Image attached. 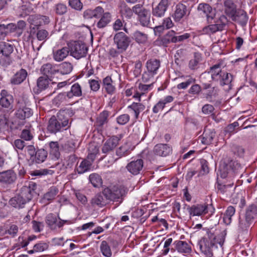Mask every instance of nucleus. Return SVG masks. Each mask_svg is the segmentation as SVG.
Returning a JSON list of instances; mask_svg holds the SVG:
<instances>
[{
  "mask_svg": "<svg viewBox=\"0 0 257 257\" xmlns=\"http://www.w3.org/2000/svg\"><path fill=\"white\" fill-rule=\"evenodd\" d=\"M68 110H60L56 116H52L49 120L47 131L52 134H56L69 127V117Z\"/></svg>",
  "mask_w": 257,
  "mask_h": 257,
  "instance_id": "f257e3e1",
  "label": "nucleus"
},
{
  "mask_svg": "<svg viewBox=\"0 0 257 257\" xmlns=\"http://www.w3.org/2000/svg\"><path fill=\"white\" fill-rule=\"evenodd\" d=\"M36 184L32 183L29 186H23L20 192L9 201V204L15 208H23L26 203L30 201L35 193Z\"/></svg>",
  "mask_w": 257,
  "mask_h": 257,
  "instance_id": "f03ea898",
  "label": "nucleus"
},
{
  "mask_svg": "<svg viewBox=\"0 0 257 257\" xmlns=\"http://www.w3.org/2000/svg\"><path fill=\"white\" fill-rule=\"evenodd\" d=\"M241 169V165L237 161L229 158H224L219 166L220 176L222 178H225L228 176L232 177L239 172Z\"/></svg>",
  "mask_w": 257,
  "mask_h": 257,
  "instance_id": "7ed1b4c3",
  "label": "nucleus"
},
{
  "mask_svg": "<svg viewBox=\"0 0 257 257\" xmlns=\"http://www.w3.org/2000/svg\"><path fill=\"white\" fill-rule=\"evenodd\" d=\"M128 191L127 188L124 186H113L104 188L103 193L107 200L118 202L120 203L122 202Z\"/></svg>",
  "mask_w": 257,
  "mask_h": 257,
  "instance_id": "20e7f679",
  "label": "nucleus"
},
{
  "mask_svg": "<svg viewBox=\"0 0 257 257\" xmlns=\"http://www.w3.org/2000/svg\"><path fill=\"white\" fill-rule=\"evenodd\" d=\"M224 238L222 241L216 240V236L211 233H208L207 236L204 237L200 242V249L206 257H211L213 255L214 248L217 247L216 243L220 245L223 244Z\"/></svg>",
  "mask_w": 257,
  "mask_h": 257,
  "instance_id": "39448f33",
  "label": "nucleus"
},
{
  "mask_svg": "<svg viewBox=\"0 0 257 257\" xmlns=\"http://www.w3.org/2000/svg\"><path fill=\"white\" fill-rule=\"evenodd\" d=\"M69 48L70 55L77 59L85 57L87 54V47L84 43L80 41L71 43L69 46Z\"/></svg>",
  "mask_w": 257,
  "mask_h": 257,
  "instance_id": "423d86ee",
  "label": "nucleus"
},
{
  "mask_svg": "<svg viewBox=\"0 0 257 257\" xmlns=\"http://www.w3.org/2000/svg\"><path fill=\"white\" fill-rule=\"evenodd\" d=\"M113 41L116 48L121 52H125L131 43L130 38L123 32H118L115 34Z\"/></svg>",
  "mask_w": 257,
  "mask_h": 257,
  "instance_id": "0eeeda50",
  "label": "nucleus"
},
{
  "mask_svg": "<svg viewBox=\"0 0 257 257\" xmlns=\"http://www.w3.org/2000/svg\"><path fill=\"white\" fill-rule=\"evenodd\" d=\"M146 65L148 73L145 72L143 75L142 79L144 82H147L149 81V74L152 77L157 74L161 66V62L157 59H150L147 61Z\"/></svg>",
  "mask_w": 257,
  "mask_h": 257,
  "instance_id": "6e6552de",
  "label": "nucleus"
},
{
  "mask_svg": "<svg viewBox=\"0 0 257 257\" xmlns=\"http://www.w3.org/2000/svg\"><path fill=\"white\" fill-rule=\"evenodd\" d=\"M197 11L200 15L206 18L208 23H211V21L215 18V10H213L212 7L208 4L201 3L199 4Z\"/></svg>",
  "mask_w": 257,
  "mask_h": 257,
  "instance_id": "1a4fd4ad",
  "label": "nucleus"
},
{
  "mask_svg": "<svg viewBox=\"0 0 257 257\" xmlns=\"http://www.w3.org/2000/svg\"><path fill=\"white\" fill-rule=\"evenodd\" d=\"M190 216H201L208 213V205L206 204H197L187 208Z\"/></svg>",
  "mask_w": 257,
  "mask_h": 257,
  "instance_id": "9d476101",
  "label": "nucleus"
},
{
  "mask_svg": "<svg viewBox=\"0 0 257 257\" xmlns=\"http://www.w3.org/2000/svg\"><path fill=\"white\" fill-rule=\"evenodd\" d=\"M170 3L171 0H161L157 6L153 8V16L156 18L164 17Z\"/></svg>",
  "mask_w": 257,
  "mask_h": 257,
  "instance_id": "9b49d317",
  "label": "nucleus"
},
{
  "mask_svg": "<svg viewBox=\"0 0 257 257\" xmlns=\"http://www.w3.org/2000/svg\"><path fill=\"white\" fill-rule=\"evenodd\" d=\"M176 33L170 31L165 35L158 38L155 41L156 45L167 47L171 43H176Z\"/></svg>",
  "mask_w": 257,
  "mask_h": 257,
  "instance_id": "f8f14e48",
  "label": "nucleus"
},
{
  "mask_svg": "<svg viewBox=\"0 0 257 257\" xmlns=\"http://www.w3.org/2000/svg\"><path fill=\"white\" fill-rule=\"evenodd\" d=\"M14 45L5 41L0 42V54L7 58V61L5 62V65H10L11 60L10 56L13 52Z\"/></svg>",
  "mask_w": 257,
  "mask_h": 257,
  "instance_id": "ddd939ff",
  "label": "nucleus"
},
{
  "mask_svg": "<svg viewBox=\"0 0 257 257\" xmlns=\"http://www.w3.org/2000/svg\"><path fill=\"white\" fill-rule=\"evenodd\" d=\"M17 175L12 170L0 172V182L5 185H11L17 180Z\"/></svg>",
  "mask_w": 257,
  "mask_h": 257,
  "instance_id": "4468645a",
  "label": "nucleus"
},
{
  "mask_svg": "<svg viewBox=\"0 0 257 257\" xmlns=\"http://www.w3.org/2000/svg\"><path fill=\"white\" fill-rule=\"evenodd\" d=\"M190 13V10L185 5L179 3L175 8L174 19L175 21L179 22L185 16H188Z\"/></svg>",
  "mask_w": 257,
  "mask_h": 257,
  "instance_id": "2eb2a0df",
  "label": "nucleus"
},
{
  "mask_svg": "<svg viewBox=\"0 0 257 257\" xmlns=\"http://www.w3.org/2000/svg\"><path fill=\"white\" fill-rule=\"evenodd\" d=\"M144 162L142 159L132 161L126 166L127 171L134 175L139 174L143 169Z\"/></svg>",
  "mask_w": 257,
  "mask_h": 257,
  "instance_id": "dca6fc26",
  "label": "nucleus"
},
{
  "mask_svg": "<svg viewBox=\"0 0 257 257\" xmlns=\"http://www.w3.org/2000/svg\"><path fill=\"white\" fill-rule=\"evenodd\" d=\"M33 114V110L26 106L20 105L15 113L16 117L21 119L24 120L30 117Z\"/></svg>",
  "mask_w": 257,
  "mask_h": 257,
  "instance_id": "f3484780",
  "label": "nucleus"
},
{
  "mask_svg": "<svg viewBox=\"0 0 257 257\" xmlns=\"http://www.w3.org/2000/svg\"><path fill=\"white\" fill-rule=\"evenodd\" d=\"M120 139L116 136H112L108 139L104 144L102 152L106 154L112 151L118 144Z\"/></svg>",
  "mask_w": 257,
  "mask_h": 257,
  "instance_id": "a211bd4d",
  "label": "nucleus"
},
{
  "mask_svg": "<svg viewBox=\"0 0 257 257\" xmlns=\"http://www.w3.org/2000/svg\"><path fill=\"white\" fill-rule=\"evenodd\" d=\"M153 151L156 155L166 157L171 153L172 148L167 144H160L155 146Z\"/></svg>",
  "mask_w": 257,
  "mask_h": 257,
  "instance_id": "6ab92c4d",
  "label": "nucleus"
},
{
  "mask_svg": "<svg viewBox=\"0 0 257 257\" xmlns=\"http://www.w3.org/2000/svg\"><path fill=\"white\" fill-rule=\"evenodd\" d=\"M41 73L47 77H51L57 72V66L51 63L43 64L41 68Z\"/></svg>",
  "mask_w": 257,
  "mask_h": 257,
  "instance_id": "aec40b11",
  "label": "nucleus"
},
{
  "mask_svg": "<svg viewBox=\"0 0 257 257\" xmlns=\"http://www.w3.org/2000/svg\"><path fill=\"white\" fill-rule=\"evenodd\" d=\"M90 203L93 207H102L106 205L107 199L103 195L102 191V193H98L93 196L90 200Z\"/></svg>",
  "mask_w": 257,
  "mask_h": 257,
  "instance_id": "412c9836",
  "label": "nucleus"
},
{
  "mask_svg": "<svg viewBox=\"0 0 257 257\" xmlns=\"http://www.w3.org/2000/svg\"><path fill=\"white\" fill-rule=\"evenodd\" d=\"M253 221L250 219L243 216L242 218H239L238 224V230L239 232L247 233Z\"/></svg>",
  "mask_w": 257,
  "mask_h": 257,
  "instance_id": "4be33fe9",
  "label": "nucleus"
},
{
  "mask_svg": "<svg viewBox=\"0 0 257 257\" xmlns=\"http://www.w3.org/2000/svg\"><path fill=\"white\" fill-rule=\"evenodd\" d=\"M173 245L175 248L181 253H189L192 251L191 245L186 241L176 240Z\"/></svg>",
  "mask_w": 257,
  "mask_h": 257,
  "instance_id": "5701e85b",
  "label": "nucleus"
},
{
  "mask_svg": "<svg viewBox=\"0 0 257 257\" xmlns=\"http://www.w3.org/2000/svg\"><path fill=\"white\" fill-rule=\"evenodd\" d=\"M13 103V97L11 95H6L0 99V105L7 111L14 110Z\"/></svg>",
  "mask_w": 257,
  "mask_h": 257,
  "instance_id": "b1692460",
  "label": "nucleus"
},
{
  "mask_svg": "<svg viewBox=\"0 0 257 257\" xmlns=\"http://www.w3.org/2000/svg\"><path fill=\"white\" fill-rule=\"evenodd\" d=\"M27 75V71L25 69H21L11 78V82L14 85L20 84L26 79Z\"/></svg>",
  "mask_w": 257,
  "mask_h": 257,
  "instance_id": "393cba45",
  "label": "nucleus"
},
{
  "mask_svg": "<svg viewBox=\"0 0 257 257\" xmlns=\"http://www.w3.org/2000/svg\"><path fill=\"white\" fill-rule=\"evenodd\" d=\"M222 63L221 62L218 63L210 68V72L211 75V78L213 80L218 81L219 80L220 76L223 73L224 71L221 70V66Z\"/></svg>",
  "mask_w": 257,
  "mask_h": 257,
  "instance_id": "a878e982",
  "label": "nucleus"
},
{
  "mask_svg": "<svg viewBox=\"0 0 257 257\" xmlns=\"http://www.w3.org/2000/svg\"><path fill=\"white\" fill-rule=\"evenodd\" d=\"M99 18L100 19L96 24V26L99 29H102L110 23L112 20V15L109 12H104Z\"/></svg>",
  "mask_w": 257,
  "mask_h": 257,
  "instance_id": "bb28decb",
  "label": "nucleus"
},
{
  "mask_svg": "<svg viewBox=\"0 0 257 257\" xmlns=\"http://www.w3.org/2000/svg\"><path fill=\"white\" fill-rule=\"evenodd\" d=\"M202 60V56L199 52H194L193 57L188 62V67L191 70L197 69L198 65Z\"/></svg>",
  "mask_w": 257,
  "mask_h": 257,
  "instance_id": "cd10ccee",
  "label": "nucleus"
},
{
  "mask_svg": "<svg viewBox=\"0 0 257 257\" xmlns=\"http://www.w3.org/2000/svg\"><path fill=\"white\" fill-rule=\"evenodd\" d=\"M174 97L171 95L166 96L163 99L160 100L153 108L154 113H157L160 110H163L167 103L172 102Z\"/></svg>",
  "mask_w": 257,
  "mask_h": 257,
  "instance_id": "c85d7f7f",
  "label": "nucleus"
},
{
  "mask_svg": "<svg viewBox=\"0 0 257 257\" xmlns=\"http://www.w3.org/2000/svg\"><path fill=\"white\" fill-rule=\"evenodd\" d=\"M70 53L69 47H64L58 49L53 53V58L57 62L63 60Z\"/></svg>",
  "mask_w": 257,
  "mask_h": 257,
  "instance_id": "c756f323",
  "label": "nucleus"
},
{
  "mask_svg": "<svg viewBox=\"0 0 257 257\" xmlns=\"http://www.w3.org/2000/svg\"><path fill=\"white\" fill-rule=\"evenodd\" d=\"M248 20V17L246 13L242 10L237 11L236 14L232 20L238 23L241 26H245Z\"/></svg>",
  "mask_w": 257,
  "mask_h": 257,
  "instance_id": "7c9ffc66",
  "label": "nucleus"
},
{
  "mask_svg": "<svg viewBox=\"0 0 257 257\" xmlns=\"http://www.w3.org/2000/svg\"><path fill=\"white\" fill-rule=\"evenodd\" d=\"M152 86L153 83L148 85L140 83L138 87L136 88V91L135 94L133 95V97L138 98L139 101H141V96L147 92Z\"/></svg>",
  "mask_w": 257,
  "mask_h": 257,
  "instance_id": "2f4dec72",
  "label": "nucleus"
},
{
  "mask_svg": "<svg viewBox=\"0 0 257 257\" xmlns=\"http://www.w3.org/2000/svg\"><path fill=\"white\" fill-rule=\"evenodd\" d=\"M68 96L71 99L73 97H79L82 96V87L78 83H75L73 84L70 91H68Z\"/></svg>",
  "mask_w": 257,
  "mask_h": 257,
  "instance_id": "473e14b6",
  "label": "nucleus"
},
{
  "mask_svg": "<svg viewBox=\"0 0 257 257\" xmlns=\"http://www.w3.org/2000/svg\"><path fill=\"white\" fill-rule=\"evenodd\" d=\"M244 216L254 221L257 217V205L254 203L249 204L245 209Z\"/></svg>",
  "mask_w": 257,
  "mask_h": 257,
  "instance_id": "72a5a7b5",
  "label": "nucleus"
},
{
  "mask_svg": "<svg viewBox=\"0 0 257 257\" xmlns=\"http://www.w3.org/2000/svg\"><path fill=\"white\" fill-rule=\"evenodd\" d=\"M219 81L220 84L221 86L227 85L228 89H231V83L233 80V75L226 72H223V73L220 76Z\"/></svg>",
  "mask_w": 257,
  "mask_h": 257,
  "instance_id": "f704fd0d",
  "label": "nucleus"
},
{
  "mask_svg": "<svg viewBox=\"0 0 257 257\" xmlns=\"http://www.w3.org/2000/svg\"><path fill=\"white\" fill-rule=\"evenodd\" d=\"M103 87L107 93L112 94L115 91V87L110 76H106L103 79Z\"/></svg>",
  "mask_w": 257,
  "mask_h": 257,
  "instance_id": "c9c22d12",
  "label": "nucleus"
},
{
  "mask_svg": "<svg viewBox=\"0 0 257 257\" xmlns=\"http://www.w3.org/2000/svg\"><path fill=\"white\" fill-rule=\"evenodd\" d=\"M235 212V208L232 206L227 207L223 214V221L226 225H229L232 221V217Z\"/></svg>",
  "mask_w": 257,
  "mask_h": 257,
  "instance_id": "e433bc0d",
  "label": "nucleus"
},
{
  "mask_svg": "<svg viewBox=\"0 0 257 257\" xmlns=\"http://www.w3.org/2000/svg\"><path fill=\"white\" fill-rule=\"evenodd\" d=\"M57 66V72L62 75L69 74L73 70V65L68 62H64Z\"/></svg>",
  "mask_w": 257,
  "mask_h": 257,
  "instance_id": "4c0bfd02",
  "label": "nucleus"
},
{
  "mask_svg": "<svg viewBox=\"0 0 257 257\" xmlns=\"http://www.w3.org/2000/svg\"><path fill=\"white\" fill-rule=\"evenodd\" d=\"M145 108V106L140 102H133L127 106L128 109L134 111L135 119H138L140 113L144 111Z\"/></svg>",
  "mask_w": 257,
  "mask_h": 257,
  "instance_id": "58836bf2",
  "label": "nucleus"
},
{
  "mask_svg": "<svg viewBox=\"0 0 257 257\" xmlns=\"http://www.w3.org/2000/svg\"><path fill=\"white\" fill-rule=\"evenodd\" d=\"M215 137V133L211 130H205L202 134L201 142L205 145H209Z\"/></svg>",
  "mask_w": 257,
  "mask_h": 257,
  "instance_id": "ea45409f",
  "label": "nucleus"
},
{
  "mask_svg": "<svg viewBox=\"0 0 257 257\" xmlns=\"http://www.w3.org/2000/svg\"><path fill=\"white\" fill-rule=\"evenodd\" d=\"M47 157V152L44 149H38L35 154L34 159L32 162L36 163H40L43 162Z\"/></svg>",
  "mask_w": 257,
  "mask_h": 257,
  "instance_id": "a19ab883",
  "label": "nucleus"
},
{
  "mask_svg": "<svg viewBox=\"0 0 257 257\" xmlns=\"http://www.w3.org/2000/svg\"><path fill=\"white\" fill-rule=\"evenodd\" d=\"M68 96V93L66 92L59 93L53 99V104L57 106H59L61 104L66 103L69 99H70Z\"/></svg>",
  "mask_w": 257,
  "mask_h": 257,
  "instance_id": "79ce46f5",
  "label": "nucleus"
},
{
  "mask_svg": "<svg viewBox=\"0 0 257 257\" xmlns=\"http://www.w3.org/2000/svg\"><path fill=\"white\" fill-rule=\"evenodd\" d=\"M91 162L88 160H83L77 167L76 170L78 174H83L89 171L91 168Z\"/></svg>",
  "mask_w": 257,
  "mask_h": 257,
  "instance_id": "37998d69",
  "label": "nucleus"
},
{
  "mask_svg": "<svg viewBox=\"0 0 257 257\" xmlns=\"http://www.w3.org/2000/svg\"><path fill=\"white\" fill-rule=\"evenodd\" d=\"M224 5L226 7L225 12L227 15L231 17L234 18L236 14L237 11L235 10L234 5L232 1H224Z\"/></svg>",
  "mask_w": 257,
  "mask_h": 257,
  "instance_id": "c03bdc74",
  "label": "nucleus"
},
{
  "mask_svg": "<svg viewBox=\"0 0 257 257\" xmlns=\"http://www.w3.org/2000/svg\"><path fill=\"white\" fill-rule=\"evenodd\" d=\"M133 37L136 42L139 44H146L148 40V35L139 31H135L133 34Z\"/></svg>",
  "mask_w": 257,
  "mask_h": 257,
  "instance_id": "a18cd8bd",
  "label": "nucleus"
},
{
  "mask_svg": "<svg viewBox=\"0 0 257 257\" xmlns=\"http://www.w3.org/2000/svg\"><path fill=\"white\" fill-rule=\"evenodd\" d=\"M45 221L51 230H55L57 229L56 223L57 219L55 215L53 213L48 214L46 217Z\"/></svg>",
  "mask_w": 257,
  "mask_h": 257,
  "instance_id": "49530a36",
  "label": "nucleus"
},
{
  "mask_svg": "<svg viewBox=\"0 0 257 257\" xmlns=\"http://www.w3.org/2000/svg\"><path fill=\"white\" fill-rule=\"evenodd\" d=\"M49 146L50 154L54 156L56 158L58 159L60 155L59 152L60 146L58 142L57 141H51L49 143Z\"/></svg>",
  "mask_w": 257,
  "mask_h": 257,
  "instance_id": "de8ad7c7",
  "label": "nucleus"
},
{
  "mask_svg": "<svg viewBox=\"0 0 257 257\" xmlns=\"http://www.w3.org/2000/svg\"><path fill=\"white\" fill-rule=\"evenodd\" d=\"M58 193V188L55 186H52L50 187L48 191L44 194L43 199L47 201H52L55 198Z\"/></svg>",
  "mask_w": 257,
  "mask_h": 257,
  "instance_id": "09e8293b",
  "label": "nucleus"
},
{
  "mask_svg": "<svg viewBox=\"0 0 257 257\" xmlns=\"http://www.w3.org/2000/svg\"><path fill=\"white\" fill-rule=\"evenodd\" d=\"M141 24L144 27H148L150 23V13L148 10L138 16Z\"/></svg>",
  "mask_w": 257,
  "mask_h": 257,
  "instance_id": "8fccbe9b",
  "label": "nucleus"
},
{
  "mask_svg": "<svg viewBox=\"0 0 257 257\" xmlns=\"http://www.w3.org/2000/svg\"><path fill=\"white\" fill-rule=\"evenodd\" d=\"M185 81L178 84L177 88L178 89H185L190 85L195 83L196 79L190 76H187L185 78Z\"/></svg>",
  "mask_w": 257,
  "mask_h": 257,
  "instance_id": "3c124183",
  "label": "nucleus"
},
{
  "mask_svg": "<svg viewBox=\"0 0 257 257\" xmlns=\"http://www.w3.org/2000/svg\"><path fill=\"white\" fill-rule=\"evenodd\" d=\"M49 84V79L45 76H41L37 79V85L38 88V90L40 91L46 89L48 87Z\"/></svg>",
  "mask_w": 257,
  "mask_h": 257,
  "instance_id": "603ef678",
  "label": "nucleus"
},
{
  "mask_svg": "<svg viewBox=\"0 0 257 257\" xmlns=\"http://www.w3.org/2000/svg\"><path fill=\"white\" fill-rule=\"evenodd\" d=\"M53 10L56 15L62 16L67 13V7L64 4L59 3L55 5Z\"/></svg>",
  "mask_w": 257,
  "mask_h": 257,
  "instance_id": "864d4df0",
  "label": "nucleus"
},
{
  "mask_svg": "<svg viewBox=\"0 0 257 257\" xmlns=\"http://www.w3.org/2000/svg\"><path fill=\"white\" fill-rule=\"evenodd\" d=\"M89 180L94 187H99L102 184L101 177L96 173L91 174L89 175Z\"/></svg>",
  "mask_w": 257,
  "mask_h": 257,
  "instance_id": "5fc2aeb1",
  "label": "nucleus"
},
{
  "mask_svg": "<svg viewBox=\"0 0 257 257\" xmlns=\"http://www.w3.org/2000/svg\"><path fill=\"white\" fill-rule=\"evenodd\" d=\"M109 115V112L107 111H103L98 116L96 120V124L98 126H102L107 122V118Z\"/></svg>",
  "mask_w": 257,
  "mask_h": 257,
  "instance_id": "6e6d98bb",
  "label": "nucleus"
},
{
  "mask_svg": "<svg viewBox=\"0 0 257 257\" xmlns=\"http://www.w3.org/2000/svg\"><path fill=\"white\" fill-rule=\"evenodd\" d=\"M100 249L103 255L106 257H110L111 256V251L106 241L103 240L101 242Z\"/></svg>",
  "mask_w": 257,
  "mask_h": 257,
  "instance_id": "4d7b16f0",
  "label": "nucleus"
},
{
  "mask_svg": "<svg viewBox=\"0 0 257 257\" xmlns=\"http://www.w3.org/2000/svg\"><path fill=\"white\" fill-rule=\"evenodd\" d=\"M223 28L218 23L213 25H210L203 29L204 32L206 33H214L218 31L221 30Z\"/></svg>",
  "mask_w": 257,
  "mask_h": 257,
  "instance_id": "13d9d810",
  "label": "nucleus"
},
{
  "mask_svg": "<svg viewBox=\"0 0 257 257\" xmlns=\"http://www.w3.org/2000/svg\"><path fill=\"white\" fill-rule=\"evenodd\" d=\"M62 148L66 152H73L75 149V143L73 140H68L62 145Z\"/></svg>",
  "mask_w": 257,
  "mask_h": 257,
  "instance_id": "bf43d9fd",
  "label": "nucleus"
},
{
  "mask_svg": "<svg viewBox=\"0 0 257 257\" xmlns=\"http://www.w3.org/2000/svg\"><path fill=\"white\" fill-rule=\"evenodd\" d=\"M129 154V151L125 146L120 147L116 150V155L118 157L115 159V161L117 160L118 159L125 156Z\"/></svg>",
  "mask_w": 257,
  "mask_h": 257,
  "instance_id": "052dcab7",
  "label": "nucleus"
},
{
  "mask_svg": "<svg viewBox=\"0 0 257 257\" xmlns=\"http://www.w3.org/2000/svg\"><path fill=\"white\" fill-rule=\"evenodd\" d=\"M26 26V22L22 20L19 21L17 25L12 24L13 29L17 31L18 33H19V35L22 34L23 31L25 28Z\"/></svg>",
  "mask_w": 257,
  "mask_h": 257,
  "instance_id": "680f3d73",
  "label": "nucleus"
},
{
  "mask_svg": "<svg viewBox=\"0 0 257 257\" xmlns=\"http://www.w3.org/2000/svg\"><path fill=\"white\" fill-rule=\"evenodd\" d=\"M13 146L18 152V150L22 151L26 146L25 142L21 139H17L13 143Z\"/></svg>",
  "mask_w": 257,
  "mask_h": 257,
  "instance_id": "e2e57ef3",
  "label": "nucleus"
},
{
  "mask_svg": "<svg viewBox=\"0 0 257 257\" xmlns=\"http://www.w3.org/2000/svg\"><path fill=\"white\" fill-rule=\"evenodd\" d=\"M130 116L128 114H122L116 118L117 122L120 125H124L130 120Z\"/></svg>",
  "mask_w": 257,
  "mask_h": 257,
  "instance_id": "0e129e2a",
  "label": "nucleus"
},
{
  "mask_svg": "<svg viewBox=\"0 0 257 257\" xmlns=\"http://www.w3.org/2000/svg\"><path fill=\"white\" fill-rule=\"evenodd\" d=\"M201 91V86L199 84L194 83L192 84L191 87L188 90V92L192 95H198L200 94Z\"/></svg>",
  "mask_w": 257,
  "mask_h": 257,
  "instance_id": "69168bd1",
  "label": "nucleus"
},
{
  "mask_svg": "<svg viewBox=\"0 0 257 257\" xmlns=\"http://www.w3.org/2000/svg\"><path fill=\"white\" fill-rule=\"evenodd\" d=\"M232 151L234 155L242 157L243 156L244 154V149L241 146L234 145L232 147Z\"/></svg>",
  "mask_w": 257,
  "mask_h": 257,
  "instance_id": "338daca9",
  "label": "nucleus"
},
{
  "mask_svg": "<svg viewBox=\"0 0 257 257\" xmlns=\"http://www.w3.org/2000/svg\"><path fill=\"white\" fill-rule=\"evenodd\" d=\"M69 5L76 10H81L83 7L80 0H69Z\"/></svg>",
  "mask_w": 257,
  "mask_h": 257,
  "instance_id": "774afa93",
  "label": "nucleus"
}]
</instances>
